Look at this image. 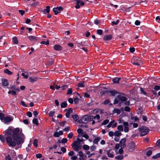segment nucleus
Segmentation results:
<instances>
[{
	"label": "nucleus",
	"instance_id": "aec40b11",
	"mask_svg": "<svg viewBox=\"0 0 160 160\" xmlns=\"http://www.w3.org/2000/svg\"><path fill=\"white\" fill-rule=\"evenodd\" d=\"M50 7L49 6H47L46 7V8L44 9L43 12L44 13H49L50 12Z\"/></svg>",
	"mask_w": 160,
	"mask_h": 160
},
{
	"label": "nucleus",
	"instance_id": "2f4dec72",
	"mask_svg": "<svg viewBox=\"0 0 160 160\" xmlns=\"http://www.w3.org/2000/svg\"><path fill=\"white\" fill-rule=\"evenodd\" d=\"M115 122V121L114 120H112L111 122H110L107 125V127L108 128H110L112 126V124Z\"/></svg>",
	"mask_w": 160,
	"mask_h": 160
},
{
	"label": "nucleus",
	"instance_id": "3c124183",
	"mask_svg": "<svg viewBox=\"0 0 160 160\" xmlns=\"http://www.w3.org/2000/svg\"><path fill=\"white\" fill-rule=\"evenodd\" d=\"M73 135V134L72 132H71L69 133L68 135V136H67L68 138H72Z\"/></svg>",
	"mask_w": 160,
	"mask_h": 160
},
{
	"label": "nucleus",
	"instance_id": "0eeeda50",
	"mask_svg": "<svg viewBox=\"0 0 160 160\" xmlns=\"http://www.w3.org/2000/svg\"><path fill=\"white\" fill-rule=\"evenodd\" d=\"M75 1H77V2L75 8L77 9L79 8L80 6H83L84 4V3L83 2H81L80 0H76Z\"/></svg>",
	"mask_w": 160,
	"mask_h": 160
},
{
	"label": "nucleus",
	"instance_id": "ddd939ff",
	"mask_svg": "<svg viewBox=\"0 0 160 160\" xmlns=\"http://www.w3.org/2000/svg\"><path fill=\"white\" fill-rule=\"evenodd\" d=\"M29 39L31 41H37L38 40V38L36 36H30L28 37Z\"/></svg>",
	"mask_w": 160,
	"mask_h": 160
},
{
	"label": "nucleus",
	"instance_id": "37998d69",
	"mask_svg": "<svg viewBox=\"0 0 160 160\" xmlns=\"http://www.w3.org/2000/svg\"><path fill=\"white\" fill-rule=\"evenodd\" d=\"M0 140L2 142H4L5 141V138L2 135H0Z\"/></svg>",
	"mask_w": 160,
	"mask_h": 160
},
{
	"label": "nucleus",
	"instance_id": "1a4fd4ad",
	"mask_svg": "<svg viewBox=\"0 0 160 160\" xmlns=\"http://www.w3.org/2000/svg\"><path fill=\"white\" fill-rule=\"evenodd\" d=\"M126 141V139L125 138H122L120 141L119 144L121 148H123L126 146L125 142Z\"/></svg>",
	"mask_w": 160,
	"mask_h": 160
},
{
	"label": "nucleus",
	"instance_id": "2eb2a0df",
	"mask_svg": "<svg viewBox=\"0 0 160 160\" xmlns=\"http://www.w3.org/2000/svg\"><path fill=\"white\" fill-rule=\"evenodd\" d=\"M10 152L11 156H12V157H13L14 158V160H16L17 157L15 151L13 150H11L10 151Z\"/></svg>",
	"mask_w": 160,
	"mask_h": 160
},
{
	"label": "nucleus",
	"instance_id": "13d9d810",
	"mask_svg": "<svg viewBox=\"0 0 160 160\" xmlns=\"http://www.w3.org/2000/svg\"><path fill=\"white\" fill-rule=\"evenodd\" d=\"M42 43L43 44H45V45H47L48 44H49V41L48 40H47V41H42Z\"/></svg>",
	"mask_w": 160,
	"mask_h": 160
},
{
	"label": "nucleus",
	"instance_id": "603ef678",
	"mask_svg": "<svg viewBox=\"0 0 160 160\" xmlns=\"http://www.w3.org/2000/svg\"><path fill=\"white\" fill-rule=\"evenodd\" d=\"M84 42H81L80 43H77V46L78 47H80L81 45L85 46L84 44Z\"/></svg>",
	"mask_w": 160,
	"mask_h": 160
},
{
	"label": "nucleus",
	"instance_id": "c03bdc74",
	"mask_svg": "<svg viewBox=\"0 0 160 160\" xmlns=\"http://www.w3.org/2000/svg\"><path fill=\"white\" fill-rule=\"evenodd\" d=\"M109 122V120L108 119H106L103 121L102 123V124L103 125H106L108 124Z\"/></svg>",
	"mask_w": 160,
	"mask_h": 160
},
{
	"label": "nucleus",
	"instance_id": "e2e57ef3",
	"mask_svg": "<svg viewBox=\"0 0 160 160\" xmlns=\"http://www.w3.org/2000/svg\"><path fill=\"white\" fill-rule=\"evenodd\" d=\"M97 33L99 35H101L102 33V31L101 29H98L97 31Z\"/></svg>",
	"mask_w": 160,
	"mask_h": 160
},
{
	"label": "nucleus",
	"instance_id": "a18cd8bd",
	"mask_svg": "<svg viewBox=\"0 0 160 160\" xmlns=\"http://www.w3.org/2000/svg\"><path fill=\"white\" fill-rule=\"evenodd\" d=\"M84 81H82L81 82L78 83V86L79 87H84Z\"/></svg>",
	"mask_w": 160,
	"mask_h": 160
},
{
	"label": "nucleus",
	"instance_id": "052dcab7",
	"mask_svg": "<svg viewBox=\"0 0 160 160\" xmlns=\"http://www.w3.org/2000/svg\"><path fill=\"white\" fill-rule=\"evenodd\" d=\"M156 145L157 146L160 147V139L158 140L156 142Z\"/></svg>",
	"mask_w": 160,
	"mask_h": 160
},
{
	"label": "nucleus",
	"instance_id": "8fccbe9b",
	"mask_svg": "<svg viewBox=\"0 0 160 160\" xmlns=\"http://www.w3.org/2000/svg\"><path fill=\"white\" fill-rule=\"evenodd\" d=\"M93 119H95L97 118L98 120H99L100 119V115L98 114H97L95 116H93Z\"/></svg>",
	"mask_w": 160,
	"mask_h": 160
},
{
	"label": "nucleus",
	"instance_id": "473e14b6",
	"mask_svg": "<svg viewBox=\"0 0 160 160\" xmlns=\"http://www.w3.org/2000/svg\"><path fill=\"white\" fill-rule=\"evenodd\" d=\"M8 93L9 94H11L13 95H16V92L13 90H10L8 92Z\"/></svg>",
	"mask_w": 160,
	"mask_h": 160
},
{
	"label": "nucleus",
	"instance_id": "20e7f679",
	"mask_svg": "<svg viewBox=\"0 0 160 160\" xmlns=\"http://www.w3.org/2000/svg\"><path fill=\"white\" fill-rule=\"evenodd\" d=\"M63 10V8L61 6L57 7L56 8H53L52 10L54 13L55 15H57L58 13L60 12L61 11Z\"/></svg>",
	"mask_w": 160,
	"mask_h": 160
},
{
	"label": "nucleus",
	"instance_id": "423d86ee",
	"mask_svg": "<svg viewBox=\"0 0 160 160\" xmlns=\"http://www.w3.org/2000/svg\"><path fill=\"white\" fill-rule=\"evenodd\" d=\"M88 117L87 115H85L83 117H82L79 121L80 122L82 123H86L88 121Z\"/></svg>",
	"mask_w": 160,
	"mask_h": 160
},
{
	"label": "nucleus",
	"instance_id": "680f3d73",
	"mask_svg": "<svg viewBox=\"0 0 160 160\" xmlns=\"http://www.w3.org/2000/svg\"><path fill=\"white\" fill-rule=\"evenodd\" d=\"M108 135L110 137H112L114 135V132L112 131H110L108 132Z\"/></svg>",
	"mask_w": 160,
	"mask_h": 160
},
{
	"label": "nucleus",
	"instance_id": "6ab92c4d",
	"mask_svg": "<svg viewBox=\"0 0 160 160\" xmlns=\"http://www.w3.org/2000/svg\"><path fill=\"white\" fill-rule=\"evenodd\" d=\"M38 78L37 77H30L29 78V82H34L38 80Z\"/></svg>",
	"mask_w": 160,
	"mask_h": 160
},
{
	"label": "nucleus",
	"instance_id": "a878e982",
	"mask_svg": "<svg viewBox=\"0 0 160 160\" xmlns=\"http://www.w3.org/2000/svg\"><path fill=\"white\" fill-rule=\"evenodd\" d=\"M123 158V156L122 155H118L115 157V158L117 160H122Z\"/></svg>",
	"mask_w": 160,
	"mask_h": 160
},
{
	"label": "nucleus",
	"instance_id": "58836bf2",
	"mask_svg": "<svg viewBox=\"0 0 160 160\" xmlns=\"http://www.w3.org/2000/svg\"><path fill=\"white\" fill-rule=\"evenodd\" d=\"M117 129L119 131H122L123 130V127L122 125H118L117 127Z\"/></svg>",
	"mask_w": 160,
	"mask_h": 160
},
{
	"label": "nucleus",
	"instance_id": "774afa93",
	"mask_svg": "<svg viewBox=\"0 0 160 160\" xmlns=\"http://www.w3.org/2000/svg\"><path fill=\"white\" fill-rule=\"evenodd\" d=\"M78 158V157L76 156H73L71 158L72 160H76Z\"/></svg>",
	"mask_w": 160,
	"mask_h": 160
},
{
	"label": "nucleus",
	"instance_id": "7c9ffc66",
	"mask_svg": "<svg viewBox=\"0 0 160 160\" xmlns=\"http://www.w3.org/2000/svg\"><path fill=\"white\" fill-rule=\"evenodd\" d=\"M107 154L108 155V157L109 158H112L114 156L113 154L112 153H111L110 152L109 150L107 151Z\"/></svg>",
	"mask_w": 160,
	"mask_h": 160
},
{
	"label": "nucleus",
	"instance_id": "e433bc0d",
	"mask_svg": "<svg viewBox=\"0 0 160 160\" xmlns=\"http://www.w3.org/2000/svg\"><path fill=\"white\" fill-rule=\"evenodd\" d=\"M76 145H80V143L78 141L75 140L71 145L72 146H75Z\"/></svg>",
	"mask_w": 160,
	"mask_h": 160
},
{
	"label": "nucleus",
	"instance_id": "bf43d9fd",
	"mask_svg": "<svg viewBox=\"0 0 160 160\" xmlns=\"http://www.w3.org/2000/svg\"><path fill=\"white\" fill-rule=\"evenodd\" d=\"M124 110L125 111L129 112L130 111V108L128 106H126L124 108Z\"/></svg>",
	"mask_w": 160,
	"mask_h": 160
},
{
	"label": "nucleus",
	"instance_id": "bb28decb",
	"mask_svg": "<svg viewBox=\"0 0 160 160\" xmlns=\"http://www.w3.org/2000/svg\"><path fill=\"white\" fill-rule=\"evenodd\" d=\"M39 4V2L38 1H36L31 4V6L33 7H35L37 6H38Z\"/></svg>",
	"mask_w": 160,
	"mask_h": 160
},
{
	"label": "nucleus",
	"instance_id": "f03ea898",
	"mask_svg": "<svg viewBox=\"0 0 160 160\" xmlns=\"http://www.w3.org/2000/svg\"><path fill=\"white\" fill-rule=\"evenodd\" d=\"M138 131L141 132L140 135V137L144 136L147 135L148 133L149 129L146 126H142L138 128Z\"/></svg>",
	"mask_w": 160,
	"mask_h": 160
},
{
	"label": "nucleus",
	"instance_id": "5701e85b",
	"mask_svg": "<svg viewBox=\"0 0 160 160\" xmlns=\"http://www.w3.org/2000/svg\"><path fill=\"white\" fill-rule=\"evenodd\" d=\"M113 113H117V114H119L121 113L120 110L118 108H115L113 111Z\"/></svg>",
	"mask_w": 160,
	"mask_h": 160
},
{
	"label": "nucleus",
	"instance_id": "6e6552de",
	"mask_svg": "<svg viewBox=\"0 0 160 160\" xmlns=\"http://www.w3.org/2000/svg\"><path fill=\"white\" fill-rule=\"evenodd\" d=\"M117 98L119 101L121 102H119V104H121L122 102L126 101L127 100L126 97L123 96L121 95H118L117 96Z\"/></svg>",
	"mask_w": 160,
	"mask_h": 160
},
{
	"label": "nucleus",
	"instance_id": "5fc2aeb1",
	"mask_svg": "<svg viewBox=\"0 0 160 160\" xmlns=\"http://www.w3.org/2000/svg\"><path fill=\"white\" fill-rule=\"evenodd\" d=\"M129 130V128L128 126L125 127L124 128V131L125 132H127Z\"/></svg>",
	"mask_w": 160,
	"mask_h": 160
},
{
	"label": "nucleus",
	"instance_id": "4be33fe9",
	"mask_svg": "<svg viewBox=\"0 0 160 160\" xmlns=\"http://www.w3.org/2000/svg\"><path fill=\"white\" fill-rule=\"evenodd\" d=\"M120 79V78H115L112 80V81L114 83H119Z\"/></svg>",
	"mask_w": 160,
	"mask_h": 160
},
{
	"label": "nucleus",
	"instance_id": "4468645a",
	"mask_svg": "<svg viewBox=\"0 0 160 160\" xmlns=\"http://www.w3.org/2000/svg\"><path fill=\"white\" fill-rule=\"evenodd\" d=\"M112 38V36L111 34L105 35L103 37V39L105 40H111Z\"/></svg>",
	"mask_w": 160,
	"mask_h": 160
},
{
	"label": "nucleus",
	"instance_id": "4d7b16f0",
	"mask_svg": "<svg viewBox=\"0 0 160 160\" xmlns=\"http://www.w3.org/2000/svg\"><path fill=\"white\" fill-rule=\"evenodd\" d=\"M54 113H55V112L54 111H50L49 114V116L50 117H52L53 116Z\"/></svg>",
	"mask_w": 160,
	"mask_h": 160
},
{
	"label": "nucleus",
	"instance_id": "a19ab883",
	"mask_svg": "<svg viewBox=\"0 0 160 160\" xmlns=\"http://www.w3.org/2000/svg\"><path fill=\"white\" fill-rule=\"evenodd\" d=\"M58 142H57V143L55 144L52 147H51L50 148V149H56L57 148L58 146V144H57V143Z\"/></svg>",
	"mask_w": 160,
	"mask_h": 160
},
{
	"label": "nucleus",
	"instance_id": "cd10ccee",
	"mask_svg": "<svg viewBox=\"0 0 160 160\" xmlns=\"http://www.w3.org/2000/svg\"><path fill=\"white\" fill-rule=\"evenodd\" d=\"M68 141V139L66 138H63L62 140L61 141H58V142H59V143H65L67 142Z\"/></svg>",
	"mask_w": 160,
	"mask_h": 160
},
{
	"label": "nucleus",
	"instance_id": "a211bd4d",
	"mask_svg": "<svg viewBox=\"0 0 160 160\" xmlns=\"http://www.w3.org/2000/svg\"><path fill=\"white\" fill-rule=\"evenodd\" d=\"M2 83L4 86H7L8 85V81L6 79H2Z\"/></svg>",
	"mask_w": 160,
	"mask_h": 160
},
{
	"label": "nucleus",
	"instance_id": "4c0bfd02",
	"mask_svg": "<svg viewBox=\"0 0 160 160\" xmlns=\"http://www.w3.org/2000/svg\"><path fill=\"white\" fill-rule=\"evenodd\" d=\"M72 117L73 118V120L75 121H77L78 119V116L77 115H73L72 116Z\"/></svg>",
	"mask_w": 160,
	"mask_h": 160
},
{
	"label": "nucleus",
	"instance_id": "6e6d98bb",
	"mask_svg": "<svg viewBox=\"0 0 160 160\" xmlns=\"http://www.w3.org/2000/svg\"><path fill=\"white\" fill-rule=\"evenodd\" d=\"M131 119L132 120H134V122H136L138 120V119L136 117H132Z\"/></svg>",
	"mask_w": 160,
	"mask_h": 160
},
{
	"label": "nucleus",
	"instance_id": "338daca9",
	"mask_svg": "<svg viewBox=\"0 0 160 160\" xmlns=\"http://www.w3.org/2000/svg\"><path fill=\"white\" fill-rule=\"evenodd\" d=\"M53 136L56 137H58L60 136L58 134V132H55L54 133Z\"/></svg>",
	"mask_w": 160,
	"mask_h": 160
},
{
	"label": "nucleus",
	"instance_id": "f704fd0d",
	"mask_svg": "<svg viewBox=\"0 0 160 160\" xmlns=\"http://www.w3.org/2000/svg\"><path fill=\"white\" fill-rule=\"evenodd\" d=\"M67 104L66 102H63L61 104V107L62 108H65L67 107Z\"/></svg>",
	"mask_w": 160,
	"mask_h": 160
},
{
	"label": "nucleus",
	"instance_id": "412c9836",
	"mask_svg": "<svg viewBox=\"0 0 160 160\" xmlns=\"http://www.w3.org/2000/svg\"><path fill=\"white\" fill-rule=\"evenodd\" d=\"M101 139V138L100 137H97L95 138L94 140L93 141V143L94 144H98V142Z\"/></svg>",
	"mask_w": 160,
	"mask_h": 160
},
{
	"label": "nucleus",
	"instance_id": "0e129e2a",
	"mask_svg": "<svg viewBox=\"0 0 160 160\" xmlns=\"http://www.w3.org/2000/svg\"><path fill=\"white\" fill-rule=\"evenodd\" d=\"M4 115L2 113L0 112V119L1 120H3L4 118Z\"/></svg>",
	"mask_w": 160,
	"mask_h": 160
},
{
	"label": "nucleus",
	"instance_id": "f8f14e48",
	"mask_svg": "<svg viewBox=\"0 0 160 160\" xmlns=\"http://www.w3.org/2000/svg\"><path fill=\"white\" fill-rule=\"evenodd\" d=\"M72 147L73 149L76 151H79L82 148V147L80 145H75V146H72Z\"/></svg>",
	"mask_w": 160,
	"mask_h": 160
},
{
	"label": "nucleus",
	"instance_id": "69168bd1",
	"mask_svg": "<svg viewBox=\"0 0 160 160\" xmlns=\"http://www.w3.org/2000/svg\"><path fill=\"white\" fill-rule=\"evenodd\" d=\"M63 131L65 132H68L70 130V127H67L63 129Z\"/></svg>",
	"mask_w": 160,
	"mask_h": 160
},
{
	"label": "nucleus",
	"instance_id": "72a5a7b5",
	"mask_svg": "<svg viewBox=\"0 0 160 160\" xmlns=\"http://www.w3.org/2000/svg\"><path fill=\"white\" fill-rule=\"evenodd\" d=\"M12 41L15 44H17L18 43V39L16 37H14L12 38Z\"/></svg>",
	"mask_w": 160,
	"mask_h": 160
},
{
	"label": "nucleus",
	"instance_id": "f257e3e1",
	"mask_svg": "<svg viewBox=\"0 0 160 160\" xmlns=\"http://www.w3.org/2000/svg\"><path fill=\"white\" fill-rule=\"evenodd\" d=\"M19 128H16L12 131V137L14 141L12 140L11 136L12 134L9 131H5L3 133L7 136L6 138V140L9 146L14 147L16 144L19 145L23 143L24 141L25 137Z\"/></svg>",
	"mask_w": 160,
	"mask_h": 160
},
{
	"label": "nucleus",
	"instance_id": "864d4df0",
	"mask_svg": "<svg viewBox=\"0 0 160 160\" xmlns=\"http://www.w3.org/2000/svg\"><path fill=\"white\" fill-rule=\"evenodd\" d=\"M72 88H69L68 90L67 93V94L69 95L72 93Z\"/></svg>",
	"mask_w": 160,
	"mask_h": 160
},
{
	"label": "nucleus",
	"instance_id": "79ce46f5",
	"mask_svg": "<svg viewBox=\"0 0 160 160\" xmlns=\"http://www.w3.org/2000/svg\"><path fill=\"white\" fill-rule=\"evenodd\" d=\"M38 140L37 139H35L34 140L33 142V144L35 147H37L38 146Z\"/></svg>",
	"mask_w": 160,
	"mask_h": 160
},
{
	"label": "nucleus",
	"instance_id": "393cba45",
	"mask_svg": "<svg viewBox=\"0 0 160 160\" xmlns=\"http://www.w3.org/2000/svg\"><path fill=\"white\" fill-rule=\"evenodd\" d=\"M32 122L33 124H35L37 126L39 124L38 119L36 118L33 119L32 120Z\"/></svg>",
	"mask_w": 160,
	"mask_h": 160
},
{
	"label": "nucleus",
	"instance_id": "9d476101",
	"mask_svg": "<svg viewBox=\"0 0 160 160\" xmlns=\"http://www.w3.org/2000/svg\"><path fill=\"white\" fill-rule=\"evenodd\" d=\"M78 153L80 156L79 159L80 160H85L87 157L86 156L85 154H83V152L81 151H79Z\"/></svg>",
	"mask_w": 160,
	"mask_h": 160
},
{
	"label": "nucleus",
	"instance_id": "ea45409f",
	"mask_svg": "<svg viewBox=\"0 0 160 160\" xmlns=\"http://www.w3.org/2000/svg\"><path fill=\"white\" fill-rule=\"evenodd\" d=\"M82 148L84 150H88L89 149V146L87 145H84L82 146Z\"/></svg>",
	"mask_w": 160,
	"mask_h": 160
},
{
	"label": "nucleus",
	"instance_id": "c9c22d12",
	"mask_svg": "<svg viewBox=\"0 0 160 160\" xmlns=\"http://www.w3.org/2000/svg\"><path fill=\"white\" fill-rule=\"evenodd\" d=\"M119 21H113L112 22L111 24L112 26L116 25L119 23Z\"/></svg>",
	"mask_w": 160,
	"mask_h": 160
},
{
	"label": "nucleus",
	"instance_id": "f3484780",
	"mask_svg": "<svg viewBox=\"0 0 160 160\" xmlns=\"http://www.w3.org/2000/svg\"><path fill=\"white\" fill-rule=\"evenodd\" d=\"M108 92L110 93L112 96H115L116 95L119 93V92L115 91L110 90L108 91Z\"/></svg>",
	"mask_w": 160,
	"mask_h": 160
},
{
	"label": "nucleus",
	"instance_id": "dca6fc26",
	"mask_svg": "<svg viewBox=\"0 0 160 160\" xmlns=\"http://www.w3.org/2000/svg\"><path fill=\"white\" fill-rule=\"evenodd\" d=\"M54 48L55 50L58 51H60L62 49V48L60 45L57 44L54 46Z\"/></svg>",
	"mask_w": 160,
	"mask_h": 160
},
{
	"label": "nucleus",
	"instance_id": "b1692460",
	"mask_svg": "<svg viewBox=\"0 0 160 160\" xmlns=\"http://www.w3.org/2000/svg\"><path fill=\"white\" fill-rule=\"evenodd\" d=\"M122 134L119 131H116L114 132V135L115 136H119L121 135Z\"/></svg>",
	"mask_w": 160,
	"mask_h": 160
},
{
	"label": "nucleus",
	"instance_id": "9b49d317",
	"mask_svg": "<svg viewBox=\"0 0 160 160\" xmlns=\"http://www.w3.org/2000/svg\"><path fill=\"white\" fill-rule=\"evenodd\" d=\"M3 120V122L5 123H7L12 121V118L11 117H4Z\"/></svg>",
	"mask_w": 160,
	"mask_h": 160
},
{
	"label": "nucleus",
	"instance_id": "49530a36",
	"mask_svg": "<svg viewBox=\"0 0 160 160\" xmlns=\"http://www.w3.org/2000/svg\"><path fill=\"white\" fill-rule=\"evenodd\" d=\"M152 152L151 150H148L146 153V154L147 156H150L152 154Z\"/></svg>",
	"mask_w": 160,
	"mask_h": 160
},
{
	"label": "nucleus",
	"instance_id": "c756f323",
	"mask_svg": "<svg viewBox=\"0 0 160 160\" xmlns=\"http://www.w3.org/2000/svg\"><path fill=\"white\" fill-rule=\"evenodd\" d=\"M4 72L5 73L9 75H11L12 74V72L7 69H5Z\"/></svg>",
	"mask_w": 160,
	"mask_h": 160
},
{
	"label": "nucleus",
	"instance_id": "39448f33",
	"mask_svg": "<svg viewBox=\"0 0 160 160\" xmlns=\"http://www.w3.org/2000/svg\"><path fill=\"white\" fill-rule=\"evenodd\" d=\"M128 151L130 152L133 151L135 149V143L133 142L129 143L128 145Z\"/></svg>",
	"mask_w": 160,
	"mask_h": 160
},
{
	"label": "nucleus",
	"instance_id": "de8ad7c7",
	"mask_svg": "<svg viewBox=\"0 0 160 160\" xmlns=\"http://www.w3.org/2000/svg\"><path fill=\"white\" fill-rule=\"evenodd\" d=\"M5 160H12L11 159V156L10 154H8V155L5 156Z\"/></svg>",
	"mask_w": 160,
	"mask_h": 160
},
{
	"label": "nucleus",
	"instance_id": "7ed1b4c3",
	"mask_svg": "<svg viewBox=\"0 0 160 160\" xmlns=\"http://www.w3.org/2000/svg\"><path fill=\"white\" fill-rule=\"evenodd\" d=\"M132 63L135 65L140 66L142 64L141 59L138 57H134L131 60Z\"/></svg>",
	"mask_w": 160,
	"mask_h": 160
},
{
	"label": "nucleus",
	"instance_id": "09e8293b",
	"mask_svg": "<svg viewBox=\"0 0 160 160\" xmlns=\"http://www.w3.org/2000/svg\"><path fill=\"white\" fill-rule=\"evenodd\" d=\"M154 89L155 90L157 91L160 89V86L158 85H155Z\"/></svg>",
	"mask_w": 160,
	"mask_h": 160
},
{
	"label": "nucleus",
	"instance_id": "c85d7f7f",
	"mask_svg": "<svg viewBox=\"0 0 160 160\" xmlns=\"http://www.w3.org/2000/svg\"><path fill=\"white\" fill-rule=\"evenodd\" d=\"M160 157V152L156 154L155 155L153 156L152 157V158L155 159Z\"/></svg>",
	"mask_w": 160,
	"mask_h": 160
}]
</instances>
